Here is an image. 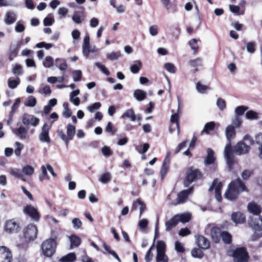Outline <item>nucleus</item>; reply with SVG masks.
I'll return each mask as SVG.
<instances>
[{"mask_svg": "<svg viewBox=\"0 0 262 262\" xmlns=\"http://www.w3.org/2000/svg\"><path fill=\"white\" fill-rule=\"evenodd\" d=\"M193 191V187H191L187 189L183 190L178 193L177 198V203L176 204H183L188 198L189 195L191 194Z\"/></svg>", "mask_w": 262, "mask_h": 262, "instance_id": "4468645a", "label": "nucleus"}, {"mask_svg": "<svg viewBox=\"0 0 262 262\" xmlns=\"http://www.w3.org/2000/svg\"><path fill=\"white\" fill-rule=\"evenodd\" d=\"M203 177L202 172L198 168L193 166L187 168L184 180V185L188 187L192 182L201 180Z\"/></svg>", "mask_w": 262, "mask_h": 262, "instance_id": "7ed1b4c3", "label": "nucleus"}, {"mask_svg": "<svg viewBox=\"0 0 262 262\" xmlns=\"http://www.w3.org/2000/svg\"><path fill=\"white\" fill-rule=\"evenodd\" d=\"M202 59L199 57H198L195 59H191L189 61V64L190 65V66L195 68L194 69V72L198 71V70L197 68L199 66H202Z\"/></svg>", "mask_w": 262, "mask_h": 262, "instance_id": "4c0bfd02", "label": "nucleus"}, {"mask_svg": "<svg viewBox=\"0 0 262 262\" xmlns=\"http://www.w3.org/2000/svg\"><path fill=\"white\" fill-rule=\"evenodd\" d=\"M231 220L235 224H242L246 222V218L243 213L240 211H237L232 213Z\"/></svg>", "mask_w": 262, "mask_h": 262, "instance_id": "a211bd4d", "label": "nucleus"}, {"mask_svg": "<svg viewBox=\"0 0 262 262\" xmlns=\"http://www.w3.org/2000/svg\"><path fill=\"white\" fill-rule=\"evenodd\" d=\"M176 216L179 220V222H182L183 223L188 222L191 218V215L189 213L177 214Z\"/></svg>", "mask_w": 262, "mask_h": 262, "instance_id": "e433bc0d", "label": "nucleus"}, {"mask_svg": "<svg viewBox=\"0 0 262 262\" xmlns=\"http://www.w3.org/2000/svg\"><path fill=\"white\" fill-rule=\"evenodd\" d=\"M196 88L198 91L201 93H205L206 91L209 89V87L202 84L201 82H198L196 84Z\"/></svg>", "mask_w": 262, "mask_h": 262, "instance_id": "8fccbe9b", "label": "nucleus"}, {"mask_svg": "<svg viewBox=\"0 0 262 262\" xmlns=\"http://www.w3.org/2000/svg\"><path fill=\"white\" fill-rule=\"evenodd\" d=\"M207 155L205 159V164L207 165L212 164L215 161V158L214 157V152L211 148H208Z\"/></svg>", "mask_w": 262, "mask_h": 262, "instance_id": "4be33fe9", "label": "nucleus"}, {"mask_svg": "<svg viewBox=\"0 0 262 262\" xmlns=\"http://www.w3.org/2000/svg\"><path fill=\"white\" fill-rule=\"evenodd\" d=\"M244 192L248 193L249 189L245 183L240 178H237L230 182L225 193V197L228 200H236L239 194Z\"/></svg>", "mask_w": 262, "mask_h": 262, "instance_id": "f257e3e1", "label": "nucleus"}, {"mask_svg": "<svg viewBox=\"0 0 262 262\" xmlns=\"http://www.w3.org/2000/svg\"><path fill=\"white\" fill-rule=\"evenodd\" d=\"M36 104V99L34 97L30 96L26 103V105L28 106L33 107Z\"/></svg>", "mask_w": 262, "mask_h": 262, "instance_id": "338daca9", "label": "nucleus"}, {"mask_svg": "<svg viewBox=\"0 0 262 262\" xmlns=\"http://www.w3.org/2000/svg\"><path fill=\"white\" fill-rule=\"evenodd\" d=\"M154 247L152 245L147 251L146 254L145 256V260L146 262H150L152 259L153 254L151 252V250Z\"/></svg>", "mask_w": 262, "mask_h": 262, "instance_id": "69168bd1", "label": "nucleus"}, {"mask_svg": "<svg viewBox=\"0 0 262 262\" xmlns=\"http://www.w3.org/2000/svg\"><path fill=\"white\" fill-rule=\"evenodd\" d=\"M21 45V41H19L16 47L13 50L11 51L9 53V59L10 61H12L13 59L16 57L18 55V52L19 48Z\"/></svg>", "mask_w": 262, "mask_h": 262, "instance_id": "c9c22d12", "label": "nucleus"}, {"mask_svg": "<svg viewBox=\"0 0 262 262\" xmlns=\"http://www.w3.org/2000/svg\"><path fill=\"white\" fill-rule=\"evenodd\" d=\"M55 65L61 71H64L68 68V64L66 61L63 59L57 58L55 60Z\"/></svg>", "mask_w": 262, "mask_h": 262, "instance_id": "473e14b6", "label": "nucleus"}, {"mask_svg": "<svg viewBox=\"0 0 262 262\" xmlns=\"http://www.w3.org/2000/svg\"><path fill=\"white\" fill-rule=\"evenodd\" d=\"M170 152H168L164 160L160 170V174L162 179H164L169 169L170 164Z\"/></svg>", "mask_w": 262, "mask_h": 262, "instance_id": "2eb2a0df", "label": "nucleus"}, {"mask_svg": "<svg viewBox=\"0 0 262 262\" xmlns=\"http://www.w3.org/2000/svg\"><path fill=\"white\" fill-rule=\"evenodd\" d=\"M196 244L198 247L202 249H208L210 247L209 241L202 235H199L196 239Z\"/></svg>", "mask_w": 262, "mask_h": 262, "instance_id": "aec40b11", "label": "nucleus"}, {"mask_svg": "<svg viewBox=\"0 0 262 262\" xmlns=\"http://www.w3.org/2000/svg\"><path fill=\"white\" fill-rule=\"evenodd\" d=\"M165 69L170 73H174L176 72V68L174 65L171 63H166L164 64Z\"/></svg>", "mask_w": 262, "mask_h": 262, "instance_id": "bf43d9fd", "label": "nucleus"}, {"mask_svg": "<svg viewBox=\"0 0 262 262\" xmlns=\"http://www.w3.org/2000/svg\"><path fill=\"white\" fill-rule=\"evenodd\" d=\"M105 130L106 132L111 133L113 135L117 132V128L113 125L111 122H108L105 127Z\"/></svg>", "mask_w": 262, "mask_h": 262, "instance_id": "49530a36", "label": "nucleus"}, {"mask_svg": "<svg viewBox=\"0 0 262 262\" xmlns=\"http://www.w3.org/2000/svg\"><path fill=\"white\" fill-rule=\"evenodd\" d=\"M50 128L47 123H45L42 127L41 133L39 135V139L41 141L50 143L51 141L49 136V132Z\"/></svg>", "mask_w": 262, "mask_h": 262, "instance_id": "f3484780", "label": "nucleus"}, {"mask_svg": "<svg viewBox=\"0 0 262 262\" xmlns=\"http://www.w3.org/2000/svg\"><path fill=\"white\" fill-rule=\"evenodd\" d=\"M169 13H174L178 11L177 4L173 2L165 7Z\"/></svg>", "mask_w": 262, "mask_h": 262, "instance_id": "3c124183", "label": "nucleus"}, {"mask_svg": "<svg viewBox=\"0 0 262 262\" xmlns=\"http://www.w3.org/2000/svg\"><path fill=\"white\" fill-rule=\"evenodd\" d=\"M229 223L227 221H225L224 224L221 225L220 227L214 226L212 227L210 230V236L212 241L215 244H219L221 241V234L223 232L222 229L227 228L229 225Z\"/></svg>", "mask_w": 262, "mask_h": 262, "instance_id": "1a4fd4ad", "label": "nucleus"}, {"mask_svg": "<svg viewBox=\"0 0 262 262\" xmlns=\"http://www.w3.org/2000/svg\"><path fill=\"white\" fill-rule=\"evenodd\" d=\"M140 207V216H141L143 212L147 209L146 205L145 203L141 200L140 199H137L136 200L133 202L132 206L131 208V211L133 212L136 210L138 207Z\"/></svg>", "mask_w": 262, "mask_h": 262, "instance_id": "6ab92c4d", "label": "nucleus"}, {"mask_svg": "<svg viewBox=\"0 0 262 262\" xmlns=\"http://www.w3.org/2000/svg\"><path fill=\"white\" fill-rule=\"evenodd\" d=\"M246 117L248 119L254 120L258 118V114L252 110L249 111L246 113Z\"/></svg>", "mask_w": 262, "mask_h": 262, "instance_id": "de8ad7c7", "label": "nucleus"}, {"mask_svg": "<svg viewBox=\"0 0 262 262\" xmlns=\"http://www.w3.org/2000/svg\"><path fill=\"white\" fill-rule=\"evenodd\" d=\"M175 250L179 253H184L185 251L183 245L179 241L175 242Z\"/></svg>", "mask_w": 262, "mask_h": 262, "instance_id": "680f3d73", "label": "nucleus"}, {"mask_svg": "<svg viewBox=\"0 0 262 262\" xmlns=\"http://www.w3.org/2000/svg\"><path fill=\"white\" fill-rule=\"evenodd\" d=\"M248 224L255 231L252 236L253 240H257L262 236V216L257 215L256 217H252L248 221Z\"/></svg>", "mask_w": 262, "mask_h": 262, "instance_id": "20e7f679", "label": "nucleus"}, {"mask_svg": "<svg viewBox=\"0 0 262 262\" xmlns=\"http://www.w3.org/2000/svg\"><path fill=\"white\" fill-rule=\"evenodd\" d=\"M111 178L112 176L111 173L109 172H106L101 175L99 180L102 183L105 184L110 182Z\"/></svg>", "mask_w": 262, "mask_h": 262, "instance_id": "a18cd8bd", "label": "nucleus"}, {"mask_svg": "<svg viewBox=\"0 0 262 262\" xmlns=\"http://www.w3.org/2000/svg\"><path fill=\"white\" fill-rule=\"evenodd\" d=\"M136 62V63L132 64L130 67L131 72L134 74L138 73L142 66V62L140 60H137Z\"/></svg>", "mask_w": 262, "mask_h": 262, "instance_id": "79ce46f5", "label": "nucleus"}, {"mask_svg": "<svg viewBox=\"0 0 262 262\" xmlns=\"http://www.w3.org/2000/svg\"><path fill=\"white\" fill-rule=\"evenodd\" d=\"M13 73L16 75H20L23 74V69L21 65L16 64L12 69Z\"/></svg>", "mask_w": 262, "mask_h": 262, "instance_id": "e2e57ef3", "label": "nucleus"}, {"mask_svg": "<svg viewBox=\"0 0 262 262\" xmlns=\"http://www.w3.org/2000/svg\"><path fill=\"white\" fill-rule=\"evenodd\" d=\"M103 247L109 254L112 255L117 260L119 261L120 260V257H119L118 255L115 251L111 250L110 245L104 243L103 244Z\"/></svg>", "mask_w": 262, "mask_h": 262, "instance_id": "c03bdc74", "label": "nucleus"}, {"mask_svg": "<svg viewBox=\"0 0 262 262\" xmlns=\"http://www.w3.org/2000/svg\"><path fill=\"white\" fill-rule=\"evenodd\" d=\"M75 127L70 124H68L67 126V134L66 136L63 130H58L57 134L60 138L64 142L66 146L69 145V141L73 140L74 136L75 134Z\"/></svg>", "mask_w": 262, "mask_h": 262, "instance_id": "6e6552de", "label": "nucleus"}, {"mask_svg": "<svg viewBox=\"0 0 262 262\" xmlns=\"http://www.w3.org/2000/svg\"><path fill=\"white\" fill-rule=\"evenodd\" d=\"M236 133L234 126L230 125H228L226 129V136L228 140L229 141L235 136Z\"/></svg>", "mask_w": 262, "mask_h": 262, "instance_id": "cd10ccee", "label": "nucleus"}, {"mask_svg": "<svg viewBox=\"0 0 262 262\" xmlns=\"http://www.w3.org/2000/svg\"><path fill=\"white\" fill-rule=\"evenodd\" d=\"M221 239L222 242L226 245H230L232 243V234L227 231H223Z\"/></svg>", "mask_w": 262, "mask_h": 262, "instance_id": "b1692460", "label": "nucleus"}, {"mask_svg": "<svg viewBox=\"0 0 262 262\" xmlns=\"http://www.w3.org/2000/svg\"><path fill=\"white\" fill-rule=\"evenodd\" d=\"M215 125V124L214 122H208L205 124L203 131L208 134L209 132L212 131L214 129Z\"/></svg>", "mask_w": 262, "mask_h": 262, "instance_id": "864d4df0", "label": "nucleus"}, {"mask_svg": "<svg viewBox=\"0 0 262 262\" xmlns=\"http://www.w3.org/2000/svg\"><path fill=\"white\" fill-rule=\"evenodd\" d=\"M72 76L75 81H79L82 78V72L80 70H75L72 72Z\"/></svg>", "mask_w": 262, "mask_h": 262, "instance_id": "4d7b16f0", "label": "nucleus"}, {"mask_svg": "<svg viewBox=\"0 0 262 262\" xmlns=\"http://www.w3.org/2000/svg\"><path fill=\"white\" fill-rule=\"evenodd\" d=\"M254 174L253 169H245L241 173L243 181L248 180Z\"/></svg>", "mask_w": 262, "mask_h": 262, "instance_id": "58836bf2", "label": "nucleus"}, {"mask_svg": "<svg viewBox=\"0 0 262 262\" xmlns=\"http://www.w3.org/2000/svg\"><path fill=\"white\" fill-rule=\"evenodd\" d=\"M180 116L178 113H174L171 116L170 122L172 123H176L178 135L180 132Z\"/></svg>", "mask_w": 262, "mask_h": 262, "instance_id": "2f4dec72", "label": "nucleus"}, {"mask_svg": "<svg viewBox=\"0 0 262 262\" xmlns=\"http://www.w3.org/2000/svg\"><path fill=\"white\" fill-rule=\"evenodd\" d=\"M71 245L70 247L71 249L78 247L81 243V238L75 234H72L70 237Z\"/></svg>", "mask_w": 262, "mask_h": 262, "instance_id": "a878e982", "label": "nucleus"}, {"mask_svg": "<svg viewBox=\"0 0 262 262\" xmlns=\"http://www.w3.org/2000/svg\"><path fill=\"white\" fill-rule=\"evenodd\" d=\"M11 251L5 246L0 247V262H12Z\"/></svg>", "mask_w": 262, "mask_h": 262, "instance_id": "ddd939ff", "label": "nucleus"}, {"mask_svg": "<svg viewBox=\"0 0 262 262\" xmlns=\"http://www.w3.org/2000/svg\"><path fill=\"white\" fill-rule=\"evenodd\" d=\"M14 132L16 135L19 136L20 139H23L26 138L27 130L24 127L20 126L16 128Z\"/></svg>", "mask_w": 262, "mask_h": 262, "instance_id": "ea45409f", "label": "nucleus"}, {"mask_svg": "<svg viewBox=\"0 0 262 262\" xmlns=\"http://www.w3.org/2000/svg\"><path fill=\"white\" fill-rule=\"evenodd\" d=\"M232 256L234 262H247L249 259L248 252L244 247L235 248L232 252Z\"/></svg>", "mask_w": 262, "mask_h": 262, "instance_id": "0eeeda50", "label": "nucleus"}, {"mask_svg": "<svg viewBox=\"0 0 262 262\" xmlns=\"http://www.w3.org/2000/svg\"><path fill=\"white\" fill-rule=\"evenodd\" d=\"M248 109V107L241 105L237 106L235 111L236 116H240L243 115L246 111Z\"/></svg>", "mask_w": 262, "mask_h": 262, "instance_id": "5fc2aeb1", "label": "nucleus"}, {"mask_svg": "<svg viewBox=\"0 0 262 262\" xmlns=\"http://www.w3.org/2000/svg\"><path fill=\"white\" fill-rule=\"evenodd\" d=\"M20 82V80L19 77H17L16 79L10 77L8 80V85L9 88L14 89L19 84Z\"/></svg>", "mask_w": 262, "mask_h": 262, "instance_id": "72a5a7b5", "label": "nucleus"}, {"mask_svg": "<svg viewBox=\"0 0 262 262\" xmlns=\"http://www.w3.org/2000/svg\"><path fill=\"white\" fill-rule=\"evenodd\" d=\"M16 20V14L12 11H8L5 15V22L7 25L14 23Z\"/></svg>", "mask_w": 262, "mask_h": 262, "instance_id": "bb28decb", "label": "nucleus"}, {"mask_svg": "<svg viewBox=\"0 0 262 262\" xmlns=\"http://www.w3.org/2000/svg\"><path fill=\"white\" fill-rule=\"evenodd\" d=\"M23 172L26 175L31 176L34 173V169L30 165H26L23 167Z\"/></svg>", "mask_w": 262, "mask_h": 262, "instance_id": "6e6d98bb", "label": "nucleus"}, {"mask_svg": "<svg viewBox=\"0 0 262 262\" xmlns=\"http://www.w3.org/2000/svg\"><path fill=\"white\" fill-rule=\"evenodd\" d=\"M56 236L45 240L40 246L41 255L45 257L51 258L55 253L58 245Z\"/></svg>", "mask_w": 262, "mask_h": 262, "instance_id": "f03ea898", "label": "nucleus"}, {"mask_svg": "<svg viewBox=\"0 0 262 262\" xmlns=\"http://www.w3.org/2000/svg\"><path fill=\"white\" fill-rule=\"evenodd\" d=\"M5 231L9 234L17 233L21 228L20 220L17 218H13L6 220L4 224Z\"/></svg>", "mask_w": 262, "mask_h": 262, "instance_id": "423d86ee", "label": "nucleus"}, {"mask_svg": "<svg viewBox=\"0 0 262 262\" xmlns=\"http://www.w3.org/2000/svg\"><path fill=\"white\" fill-rule=\"evenodd\" d=\"M134 96L138 101L144 100L147 96L146 93L143 90L137 89L134 91Z\"/></svg>", "mask_w": 262, "mask_h": 262, "instance_id": "c756f323", "label": "nucleus"}, {"mask_svg": "<svg viewBox=\"0 0 262 262\" xmlns=\"http://www.w3.org/2000/svg\"><path fill=\"white\" fill-rule=\"evenodd\" d=\"M156 261L157 262H168L167 256L165 254V252H157Z\"/></svg>", "mask_w": 262, "mask_h": 262, "instance_id": "a19ab883", "label": "nucleus"}, {"mask_svg": "<svg viewBox=\"0 0 262 262\" xmlns=\"http://www.w3.org/2000/svg\"><path fill=\"white\" fill-rule=\"evenodd\" d=\"M23 212L34 221L38 222L40 219V215L39 212L32 205H27L23 209Z\"/></svg>", "mask_w": 262, "mask_h": 262, "instance_id": "9b49d317", "label": "nucleus"}, {"mask_svg": "<svg viewBox=\"0 0 262 262\" xmlns=\"http://www.w3.org/2000/svg\"><path fill=\"white\" fill-rule=\"evenodd\" d=\"M191 254L193 257L201 259L204 257V253L201 249L194 248L191 251Z\"/></svg>", "mask_w": 262, "mask_h": 262, "instance_id": "f704fd0d", "label": "nucleus"}, {"mask_svg": "<svg viewBox=\"0 0 262 262\" xmlns=\"http://www.w3.org/2000/svg\"><path fill=\"white\" fill-rule=\"evenodd\" d=\"M233 150L231 144L230 143L227 144L225 146L224 152L225 157L226 159L227 164L229 171H231L233 169V165L234 163V158L233 155Z\"/></svg>", "mask_w": 262, "mask_h": 262, "instance_id": "9d476101", "label": "nucleus"}, {"mask_svg": "<svg viewBox=\"0 0 262 262\" xmlns=\"http://www.w3.org/2000/svg\"><path fill=\"white\" fill-rule=\"evenodd\" d=\"M121 56V53L120 52H112L111 53L106 55L107 59L111 60H115L118 59Z\"/></svg>", "mask_w": 262, "mask_h": 262, "instance_id": "603ef678", "label": "nucleus"}, {"mask_svg": "<svg viewBox=\"0 0 262 262\" xmlns=\"http://www.w3.org/2000/svg\"><path fill=\"white\" fill-rule=\"evenodd\" d=\"M20 103V98H18L15 100V102L12 105V106L11 107V112H10V115H9V120L8 121V124L9 123V121L12 120L13 116L14 114H15V113L16 112V110L18 109Z\"/></svg>", "mask_w": 262, "mask_h": 262, "instance_id": "c85d7f7f", "label": "nucleus"}, {"mask_svg": "<svg viewBox=\"0 0 262 262\" xmlns=\"http://www.w3.org/2000/svg\"><path fill=\"white\" fill-rule=\"evenodd\" d=\"M16 148L14 150V153L17 157H20L21 155V151L24 148V145L18 142H15Z\"/></svg>", "mask_w": 262, "mask_h": 262, "instance_id": "052dcab7", "label": "nucleus"}, {"mask_svg": "<svg viewBox=\"0 0 262 262\" xmlns=\"http://www.w3.org/2000/svg\"><path fill=\"white\" fill-rule=\"evenodd\" d=\"M178 223L179 220L176 215H175L165 223L166 230L168 231L171 230L172 228H174Z\"/></svg>", "mask_w": 262, "mask_h": 262, "instance_id": "5701e85b", "label": "nucleus"}, {"mask_svg": "<svg viewBox=\"0 0 262 262\" xmlns=\"http://www.w3.org/2000/svg\"><path fill=\"white\" fill-rule=\"evenodd\" d=\"M101 150L103 155L106 157H109L113 154L110 147L106 146L103 147Z\"/></svg>", "mask_w": 262, "mask_h": 262, "instance_id": "774afa93", "label": "nucleus"}, {"mask_svg": "<svg viewBox=\"0 0 262 262\" xmlns=\"http://www.w3.org/2000/svg\"><path fill=\"white\" fill-rule=\"evenodd\" d=\"M53 58L50 56H47L45 58V60L43 61V65L46 68H50L53 65Z\"/></svg>", "mask_w": 262, "mask_h": 262, "instance_id": "09e8293b", "label": "nucleus"}, {"mask_svg": "<svg viewBox=\"0 0 262 262\" xmlns=\"http://www.w3.org/2000/svg\"><path fill=\"white\" fill-rule=\"evenodd\" d=\"M198 40L195 38L191 39L189 41V45L190 46L191 49L193 50V54H195L199 51V46L198 45Z\"/></svg>", "mask_w": 262, "mask_h": 262, "instance_id": "37998d69", "label": "nucleus"}, {"mask_svg": "<svg viewBox=\"0 0 262 262\" xmlns=\"http://www.w3.org/2000/svg\"><path fill=\"white\" fill-rule=\"evenodd\" d=\"M166 244L163 241H159L157 242V252H165Z\"/></svg>", "mask_w": 262, "mask_h": 262, "instance_id": "13d9d810", "label": "nucleus"}, {"mask_svg": "<svg viewBox=\"0 0 262 262\" xmlns=\"http://www.w3.org/2000/svg\"><path fill=\"white\" fill-rule=\"evenodd\" d=\"M121 118L126 119H129L132 121L136 120V115L133 108L127 110L121 116Z\"/></svg>", "mask_w": 262, "mask_h": 262, "instance_id": "393cba45", "label": "nucleus"}, {"mask_svg": "<svg viewBox=\"0 0 262 262\" xmlns=\"http://www.w3.org/2000/svg\"><path fill=\"white\" fill-rule=\"evenodd\" d=\"M38 229L36 225L30 223L23 230V236L27 243L34 241L37 236Z\"/></svg>", "mask_w": 262, "mask_h": 262, "instance_id": "39448f33", "label": "nucleus"}, {"mask_svg": "<svg viewBox=\"0 0 262 262\" xmlns=\"http://www.w3.org/2000/svg\"><path fill=\"white\" fill-rule=\"evenodd\" d=\"M250 149V146L245 142L241 141L238 142L234 147V152L237 155H242L247 153Z\"/></svg>", "mask_w": 262, "mask_h": 262, "instance_id": "dca6fc26", "label": "nucleus"}, {"mask_svg": "<svg viewBox=\"0 0 262 262\" xmlns=\"http://www.w3.org/2000/svg\"><path fill=\"white\" fill-rule=\"evenodd\" d=\"M76 259V256L75 253H69L65 256H62L60 259V262H74Z\"/></svg>", "mask_w": 262, "mask_h": 262, "instance_id": "7c9ffc66", "label": "nucleus"}, {"mask_svg": "<svg viewBox=\"0 0 262 262\" xmlns=\"http://www.w3.org/2000/svg\"><path fill=\"white\" fill-rule=\"evenodd\" d=\"M248 211L253 215H259L262 211L261 207L255 202L249 203L248 205Z\"/></svg>", "mask_w": 262, "mask_h": 262, "instance_id": "412c9836", "label": "nucleus"}, {"mask_svg": "<svg viewBox=\"0 0 262 262\" xmlns=\"http://www.w3.org/2000/svg\"><path fill=\"white\" fill-rule=\"evenodd\" d=\"M223 187V184L219 181L218 179H215L212 183L211 186L209 188V191L215 189V198L218 202H221L222 200L221 190Z\"/></svg>", "mask_w": 262, "mask_h": 262, "instance_id": "f8f14e48", "label": "nucleus"}, {"mask_svg": "<svg viewBox=\"0 0 262 262\" xmlns=\"http://www.w3.org/2000/svg\"><path fill=\"white\" fill-rule=\"evenodd\" d=\"M216 104L221 111H223L226 107L225 101L221 98L217 100Z\"/></svg>", "mask_w": 262, "mask_h": 262, "instance_id": "0e129e2a", "label": "nucleus"}]
</instances>
